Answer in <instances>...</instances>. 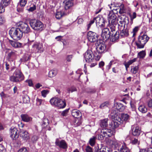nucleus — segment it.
<instances>
[{"instance_id": "nucleus-1", "label": "nucleus", "mask_w": 152, "mask_h": 152, "mask_svg": "<svg viewBox=\"0 0 152 152\" xmlns=\"http://www.w3.org/2000/svg\"><path fill=\"white\" fill-rule=\"evenodd\" d=\"M149 39V37L146 34H144L142 35L141 34L138 37V41L135 42L137 48L140 49L144 48L145 45Z\"/></svg>"}, {"instance_id": "nucleus-2", "label": "nucleus", "mask_w": 152, "mask_h": 152, "mask_svg": "<svg viewBox=\"0 0 152 152\" xmlns=\"http://www.w3.org/2000/svg\"><path fill=\"white\" fill-rule=\"evenodd\" d=\"M9 34L14 40H19L22 37L23 33L19 28H12L9 31Z\"/></svg>"}, {"instance_id": "nucleus-3", "label": "nucleus", "mask_w": 152, "mask_h": 152, "mask_svg": "<svg viewBox=\"0 0 152 152\" xmlns=\"http://www.w3.org/2000/svg\"><path fill=\"white\" fill-rule=\"evenodd\" d=\"M50 102L52 105L57 106L60 108L65 107L66 105L64 101L58 97L52 98L50 99Z\"/></svg>"}, {"instance_id": "nucleus-4", "label": "nucleus", "mask_w": 152, "mask_h": 152, "mask_svg": "<svg viewBox=\"0 0 152 152\" xmlns=\"http://www.w3.org/2000/svg\"><path fill=\"white\" fill-rule=\"evenodd\" d=\"M24 77L22 72L19 70H16L13 75L10 77V80L13 82H17L24 80Z\"/></svg>"}, {"instance_id": "nucleus-5", "label": "nucleus", "mask_w": 152, "mask_h": 152, "mask_svg": "<svg viewBox=\"0 0 152 152\" xmlns=\"http://www.w3.org/2000/svg\"><path fill=\"white\" fill-rule=\"evenodd\" d=\"M29 24L32 28L37 31H41L43 27V25L42 22L36 19L31 20L29 21Z\"/></svg>"}, {"instance_id": "nucleus-6", "label": "nucleus", "mask_w": 152, "mask_h": 152, "mask_svg": "<svg viewBox=\"0 0 152 152\" xmlns=\"http://www.w3.org/2000/svg\"><path fill=\"white\" fill-rule=\"evenodd\" d=\"M102 40H98L96 44V49L99 53H102L106 52L107 49L106 45L104 43H103Z\"/></svg>"}, {"instance_id": "nucleus-7", "label": "nucleus", "mask_w": 152, "mask_h": 152, "mask_svg": "<svg viewBox=\"0 0 152 152\" xmlns=\"http://www.w3.org/2000/svg\"><path fill=\"white\" fill-rule=\"evenodd\" d=\"M113 132L111 129H102L101 133L98 135V138L99 140H103L105 137H110L113 134Z\"/></svg>"}, {"instance_id": "nucleus-8", "label": "nucleus", "mask_w": 152, "mask_h": 152, "mask_svg": "<svg viewBox=\"0 0 152 152\" xmlns=\"http://www.w3.org/2000/svg\"><path fill=\"white\" fill-rule=\"evenodd\" d=\"M118 11L112 12L110 11L108 15V22L109 24H117V19L115 14H117Z\"/></svg>"}, {"instance_id": "nucleus-9", "label": "nucleus", "mask_w": 152, "mask_h": 152, "mask_svg": "<svg viewBox=\"0 0 152 152\" xmlns=\"http://www.w3.org/2000/svg\"><path fill=\"white\" fill-rule=\"evenodd\" d=\"M84 58L85 61L88 63H91L94 60V56L91 50H88L84 55Z\"/></svg>"}, {"instance_id": "nucleus-10", "label": "nucleus", "mask_w": 152, "mask_h": 152, "mask_svg": "<svg viewBox=\"0 0 152 152\" xmlns=\"http://www.w3.org/2000/svg\"><path fill=\"white\" fill-rule=\"evenodd\" d=\"M6 53L7 54V58L9 61H13L16 58L17 55V52L15 50H12L10 49L6 50Z\"/></svg>"}, {"instance_id": "nucleus-11", "label": "nucleus", "mask_w": 152, "mask_h": 152, "mask_svg": "<svg viewBox=\"0 0 152 152\" xmlns=\"http://www.w3.org/2000/svg\"><path fill=\"white\" fill-rule=\"evenodd\" d=\"M43 45L39 43H35L32 45L31 50L33 53H41L44 51Z\"/></svg>"}, {"instance_id": "nucleus-12", "label": "nucleus", "mask_w": 152, "mask_h": 152, "mask_svg": "<svg viewBox=\"0 0 152 152\" xmlns=\"http://www.w3.org/2000/svg\"><path fill=\"white\" fill-rule=\"evenodd\" d=\"M18 26L23 33L28 34L31 31L29 26L26 23L21 22L18 25Z\"/></svg>"}, {"instance_id": "nucleus-13", "label": "nucleus", "mask_w": 152, "mask_h": 152, "mask_svg": "<svg viewBox=\"0 0 152 152\" xmlns=\"http://www.w3.org/2000/svg\"><path fill=\"white\" fill-rule=\"evenodd\" d=\"M113 35V33L110 32L107 28H104L102 31L101 36L103 39L105 41L109 39L110 37Z\"/></svg>"}, {"instance_id": "nucleus-14", "label": "nucleus", "mask_w": 152, "mask_h": 152, "mask_svg": "<svg viewBox=\"0 0 152 152\" xmlns=\"http://www.w3.org/2000/svg\"><path fill=\"white\" fill-rule=\"evenodd\" d=\"M88 40L91 42H94L97 40L98 35L95 32L89 31L87 34Z\"/></svg>"}, {"instance_id": "nucleus-15", "label": "nucleus", "mask_w": 152, "mask_h": 152, "mask_svg": "<svg viewBox=\"0 0 152 152\" xmlns=\"http://www.w3.org/2000/svg\"><path fill=\"white\" fill-rule=\"evenodd\" d=\"M131 130L132 134L134 136H139L141 132L140 128L136 125L132 126Z\"/></svg>"}, {"instance_id": "nucleus-16", "label": "nucleus", "mask_w": 152, "mask_h": 152, "mask_svg": "<svg viewBox=\"0 0 152 152\" xmlns=\"http://www.w3.org/2000/svg\"><path fill=\"white\" fill-rule=\"evenodd\" d=\"M10 136L12 139L16 140L19 137V133L15 127H12L10 129Z\"/></svg>"}, {"instance_id": "nucleus-17", "label": "nucleus", "mask_w": 152, "mask_h": 152, "mask_svg": "<svg viewBox=\"0 0 152 152\" xmlns=\"http://www.w3.org/2000/svg\"><path fill=\"white\" fill-rule=\"evenodd\" d=\"M95 22L97 26L98 25L100 27H102L104 26L105 20L104 18L101 15L94 18Z\"/></svg>"}, {"instance_id": "nucleus-18", "label": "nucleus", "mask_w": 152, "mask_h": 152, "mask_svg": "<svg viewBox=\"0 0 152 152\" xmlns=\"http://www.w3.org/2000/svg\"><path fill=\"white\" fill-rule=\"evenodd\" d=\"M55 143L56 145L59 146L61 148L65 149L67 147V144L64 140H60L59 139L57 138L56 139Z\"/></svg>"}, {"instance_id": "nucleus-19", "label": "nucleus", "mask_w": 152, "mask_h": 152, "mask_svg": "<svg viewBox=\"0 0 152 152\" xmlns=\"http://www.w3.org/2000/svg\"><path fill=\"white\" fill-rule=\"evenodd\" d=\"M121 119L120 118H118V120L117 119H114V120L112 121L111 124H110V128L112 129H115L118 127L119 125L122 123L121 121Z\"/></svg>"}, {"instance_id": "nucleus-20", "label": "nucleus", "mask_w": 152, "mask_h": 152, "mask_svg": "<svg viewBox=\"0 0 152 152\" xmlns=\"http://www.w3.org/2000/svg\"><path fill=\"white\" fill-rule=\"evenodd\" d=\"M20 135V137L24 140L27 141L30 138L28 132L26 131H21Z\"/></svg>"}, {"instance_id": "nucleus-21", "label": "nucleus", "mask_w": 152, "mask_h": 152, "mask_svg": "<svg viewBox=\"0 0 152 152\" xmlns=\"http://www.w3.org/2000/svg\"><path fill=\"white\" fill-rule=\"evenodd\" d=\"M3 69L6 72L7 71H9L12 70L13 69V67L12 66V65L10 62H5L3 64Z\"/></svg>"}, {"instance_id": "nucleus-22", "label": "nucleus", "mask_w": 152, "mask_h": 152, "mask_svg": "<svg viewBox=\"0 0 152 152\" xmlns=\"http://www.w3.org/2000/svg\"><path fill=\"white\" fill-rule=\"evenodd\" d=\"M118 152H130L129 148L127 147L126 144L124 142L120 148L118 149Z\"/></svg>"}, {"instance_id": "nucleus-23", "label": "nucleus", "mask_w": 152, "mask_h": 152, "mask_svg": "<svg viewBox=\"0 0 152 152\" xmlns=\"http://www.w3.org/2000/svg\"><path fill=\"white\" fill-rule=\"evenodd\" d=\"M107 118H105L100 120V126L102 128L107 127L108 126Z\"/></svg>"}, {"instance_id": "nucleus-24", "label": "nucleus", "mask_w": 152, "mask_h": 152, "mask_svg": "<svg viewBox=\"0 0 152 152\" xmlns=\"http://www.w3.org/2000/svg\"><path fill=\"white\" fill-rule=\"evenodd\" d=\"M114 105L119 112H123L125 109V106L121 103H116Z\"/></svg>"}, {"instance_id": "nucleus-25", "label": "nucleus", "mask_w": 152, "mask_h": 152, "mask_svg": "<svg viewBox=\"0 0 152 152\" xmlns=\"http://www.w3.org/2000/svg\"><path fill=\"white\" fill-rule=\"evenodd\" d=\"M10 44L12 46L15 48H20L22 44L21 43L16 41H13L11 40L9 41Z\"/></svg>"}, {"instance_id": "nucleus-26", "label": "nucleus", "mask_w": 152, "mask_h": 152, "mask_svg": "<svg viewBox=\"0 0 152 152\" xmlns=\"http://www.w3.org/2000/svg\"><path fill=\"white\" fill-rule=\"evenodd\" d=\"M21 117L22 120L26 122H28L32 120L31 117L26 114H22Z\"/></svg>"}, {"instance_id": "nucleus-27", "label": "nucleus", "mask_w": 152, "mask_h": 152, "mask_svg": "<svg viewBox=\"0 0 152 152\" xmlns=\"http://www.w3.org/2000/svg\"><path fill=\"white\" fill-rule=\"evenodd\" d=\"M119 13L120 14H123L126 12V10L124 4H121L119 6Z\"/></svg>"}, {"instance_id": "nucleus-28", "label": "nucleus", "mask_w": 152, "mask_h": 152, "mask_svg": "<svg viewBox=\"0 0 152 152\" xmlns=\"http://www.w3.org/2000/svg\"><path fill=\"white\" fill-rule=\"evenodd\" d=\"M121 32L120 35L121 37H127L128 36L129 31L127 28L124 29L123 30H120Z\"/></svg>"}, {"instance_id": "nucleus-29", "label": "nucleus", "mask_w": 152, "mask_h": 152, "mask_svg": "<svg viewBox=\"0 0 152 152\" xmlns=\"http://www.w3.org/2000/svg\"><path fill=\"white\" fill-rule=\"evenodd\" d=\"M139 111L142 113H145L147 112V109L144 104H140L138 107Z\"/></svg>"}, {"instance_id": "nucleus-30", "label": "nucleus", "mask_w": 152, "mask_h": 152, "mask_svg": "<svg viewBox=\"0 0 152 152\" xmlns=\"http://www.w3.org/2000/svg\"><path fill=\"white\" fill-rule=\"evenodd\" d=\"M118 110L117 108V107L114 105L112 109L111 115L112 117H115L118 115Z\"/></svg>"}, {"instance_id": "nucleus-31", "label": "nucleus", "mask_w": 152, "mask_h": 152, "mask_svg": "<svg viewBox=\"0 0 152 152\" xmlns=\"http://www.w3.org/2000/svg\"><path fill=\"white\" fill-rule=\"evenodd\" d=\"M72 114L74 118H77V117L80 115L81 113L79 110L74 109L72 110Z\"/></svg>"}, {"instance_id": "nucleus-32", "label": "nucleus", "mask_w": 152, "mask_h": 152, "mask_svg": "<svg viewBox=\"0 0 152 152\" xmlns=\"http://www.w3.org/2000/svg\"><path fill=\"white\" fill-rule=\"evenodd\" d=\"M126 21L125 20H123V21H120L119 23H118V28L120 30H123L125 28V26L126 24Z\"/></svg>"}, {"instance_id": "nucleus-33", "label": "nucleus", "mask_w": 152, "mask_h": 152, "mask_svg": "<svg viewBox=\"0 0 152 152\" xmlns=\"http://www.w3.org/2000/svg\"><path fill=\"white\" fill-rule=\"evenodd\" d=\"M113 146H114L116 148H120L121 145V143L116 140H114L111 141Z\"/></svg>"}, {"instance_id": "nucleus-34", "label": "nucleus", "mask_w": 152, "mask_h": 152, "mask_svg": "<svg viewBox=\"0 0 152 152\" xmlns=\"http://www.w3.org/2000/svg\"><path fill=\"white\" fill-rule=\"evenodd\" d=\"M57 72L56 69L52 70L49 71L48 73L49 77L52 78L55 77L57 74Z\"/></svg>"}, {"instance_id": "nucleus-35", "label": "nucleus", "mask_w": 152, "mask_h": 152, "mask_svg": "<svg viewBox=\"0 0 152 152\" xmlns=\"http://www.w3.org/2000/svg\"><path fill=\"white\" fill-rule=\"evenodd\" d=\"M10 3V0H1L0 2V5L4 7H7Z\"/></svg>"}, {"instance_id": "nucleus-36", "label": "nucleus", "mask_w": 152, "mask_h": 152, "mask_svg": "<svg viewBox=\"0 0 152 152\" xmlns=\"http://www.w3.org/2000/svg\"><path fill=\"white\" fill-rule=\"evenodd\" d=\"M96 139V137L95 136H93L90 138L88 143L91 146H92L94 145Z\"/></svg>"}, {"instance_id": "nucleus-37", "label": "nucleus", "mask_w": 152, "mask_h": 152, "mask_svg": "<svg viewBox=\"0 0 152 152\" xmlns=\"http://www.w3.org/2000/svg\"><path fill=\"white\" fill-rule=\"evenodd\" d=\"M146 55L145 50H142L140 52L137 54V57L140 58H143Z\"/></svg>"}, {"instance_id": "nucleus-38", "label": "nucleus", "mask_w": 152, "mask_h": 152, "mask_svg": "<svg viewBox=\"0 0 152 152\" xmlns=\"http://www.w3.org/2000/svg\"><path fill=\"white\" fill-rule=\"evenodd\" d=\"M64 14V13L63 12L57 11L55 15L56 18L57 19H59L63 16Z\"/></svg>"}, {"instance_id": "nucleus-39", "label": "nucleus", "mask_w": 152, "mask_h": 152, "mask_svg": "<svg viewBox=\"0 0 152 152\" xmlns=\"http://www.w3.org/2000/svg\"><path fill=\"white\" fill-rule=\"evenodd\" d=\"M121 117L122 120L125 122L127 121L129 119V116L127 114H122Z\"/></svg>"}, {"instance_id": "nucleus-40", "label": "nucleus", "mask_w": 152, "mask_h": 152, "mask_svg": "<svg viewBox=\"0 0 152 152\" xmlns=\"http://www.w3.org/2000/svg\"><path fill=\"white\" fill-rule=\"evenodd\" d=\"M30 57L29 55L28 54H25L23 57L20 59V60L22 62H24L30 60Z\"/></svg>"}, {"instance_id": "nucleus-41", "label": "nucleus", "mask_w": 152, "mask_h": 152, "mask_svg": "<svg viewBox=\"0 0 152 152\" xmlns=\"http://www.w3.org/2000/svg\"><path fill=\"white\" fill-rule=\"evenodd\" d=\"M119 5L118 4L115 3L114 2H112L110 5H108V6L112 10H113L114 9V7H118Z\"/></svg>"}, {"instance_id": "nucleus-42", "label": "nucleus", "mask_w": 152, "mask_h": 152, "mask_svg": "<svg viewBox=\"0 0 152 152\" xmlns=\"http://www.w3.org/2000/svg\"><path fill=\"white\" fill-rule=\"evenodd\" d=\"M27 1L26 0H20L18 4L19 6H21V7H24L27 3Z\"/></svg>"}, {"instance_id": "nucleus-43", "label": "nucleus", "mask_w": 152, "mask_h": 152, "mask_svg": "<svg viewBox=\"0 0 152 152\" xmlns=\"http://www.w3.org/2000/svg\"><path fill=\"white\" fill-rule=\"evenodd\" d=\"M110 27L111 29V33H113V34L114 33V32H115V26L117 25V24H110Z\"/></svg>"}, {"instance_id": "nucleus-44", "label": "nucleus", "mask_w": 152, "mask_h": 152, "mask_svg": "<svg viewBox=\"0 0 152 152\" xmlns=\"http://www.w3.org/2000/svg\"><path fill=\"white\" fill-rule=\"evenodd\" d=\"M131 143L132 145H138L140 144V141L137 139L134 138L131 140Z\"/></svg>"}, {"instance_id": "nucleus-45", "label": "nucleus", "mask_w": 152, "mask_h": 152, "mask_svg": "<svg viewBox=\"0 0 152 152\" xmlns=\"http://www.w3.org/2000/svg\"><path fill=\"white\" fill-rule=\"evenodd\" d=\"M23 100L24 103H28L30 101V99L28 95H26L23 97Z\"/></svg>"}, {"instance_id": "nucleus-46", "label": "nucleus", "mask_w": 152, "mask_h": 152, "mask_svg": "<svg viewBox=\"0 0 152 152\" xmlns=\"http://www.w3.org/2000/svg\"><path fill=\"white\" fill-rule=\"evenodd\" d=\"M129 16L130 18V20L132 23L134 19L137 16V14L135 12H133L132 14H129Z\"/></svg>"}, {"instance_id": "nucleus-47", "label": "nucleus", "mask_w": 152, "mask_h": 152, "mask_svg": "<svg viewBox=\"0 0 152 152\" xmlns=\"http://www.w3.org/2000/svg\"><path fill=\"white\" fill-rule=\"evenodd\" d=\"M110 105V103L108 102H106L101 104L100 106L101 108H103L104 107H108Z\"/></svg>"}, {"instance_id": "nucleus-48", "label": "nucleus", "mask_w": 152, "mask_h": 152, "mask_svg": "<svg viewBox=\"0 0 152 152\" xmlns=\"http://www.w3.org/2000/svg\"><path fill=\"white\" fill-rule=\"evenodd\" d=\"M119 33L118 31H116L115 34H114L113 36H112L113 37V39H114V41L118 39L119 38Z\"/></svg>"}, {"instance_id": "nucleus-49", "label": "nucleus", "mask_w": 152, "mask_h": 152, "mask_svg": "<svg viewBox=\"0 0 152 152\" xmlns=\"http://www.w3.org/2000/svg\"><path fill=\"white\" fill-rule=\"evenodd\" d=\"M138 69L139 67L137 66H135L131 69V72L132 73L135 74L137 72Z\"/></svg>"}, {"instance_id": "nucleus-50", "label": "nucleus", "mask_w": 152, "mask_h": 152, "mask_svg": "<svg viewBox=\"0 0 152 152\" xmlns=\"http://www.w3.org/2000/svg\"><path fill=\"white\" fill-rule=\"evenodd\" d=\"M48 124V120L46 118H44L43 120V123L42 126L43 127H44L45 125H47V124Z\"/></svg>"}, {"instance_id": "nucleus-51", "label": "nucleus", "mask_w": 152, "mask_h": 152, "mask_svg": "<svg viewBox=\"0 0 152 152\" xmlns=\"http://www.w3.org/2000/svg\"><path fill=\"white\" fill-rule=\"evenodd\" d=\"M49 92V91L48 90H43L41 92L42 95V96L45 97L46 95Z\"/></svg>"}, {"instance_id": "nucleus-52", "label": "nucleus", "mask_w": 152, "mask_h": 152, "mask_svg": "<svg viewBox=\"0 0 152 152\" xmlns=\"http://www.w3.org/2000/svg\"><path fill=\"white\" fill-rule=\"evenodd\" d=\"M85 151L86 152H93V150L92 148L89 146H86Z\"/></svg>"}, {"instance_id": "nucleus-53", "label": "nucleus", "mask_w": 152, "mask_h": 152, "mask_svg": "<svg viewBox=\"0 0 152 152\" xmlns=\"http://www.w3.org/2000/svg\"><path fill=\"white\" fill-rule=\"evenodd\" d=\"M5 22V18L2 16H0V25H2Z\"/></svg>"}, {"instance_id": "nucleus-54", "label": "nucleus", "mask_w": 152, "mask_h": 152, "mask_svg": "<svg viewBox=\"0 0 152 152\" xmlns=\"http://www.w3.org/2000/svg\"><path fill=\"white\" fill-rule=\"evenodd\" d=\"M102 152H112L113 151L111 149L108 148H102Z\"/></svg>"}, {"instance_id": "nucleus-55", "label": "nucleus", "mask_w": 152, "mask_h": 152, "mask_svg": "<svg viewBox=\"0 0 152 152\" xmlns=\"http://www.w3.org/2000/svg\"><path fill=\"white\" fill-rule=\"evenodd\" d=\"M112 64V62L111 61L109 63L108 65L106 66L105 70L106 72H108L111 67Z\"/></svg>"}, {"instance_id": "nucleus-56", "label": "nucleus", "mask_w": 152, "mask_h": 152, "mask_svg": "<svg viewBox=\"0 0 152 152\" xmlns=\"http://www.w3.org/2000/svg\"><path fill=\"white\" fill-rule=\"evenodd\" d=\"M73 56L72 55H68L66 57V59L67 61L68 62H70L71 61V59L72 58Z\"/></svg>"}, {"instance_id": "nucleus-57", "label": "nucleus", "mask_w": 152, "mask_h": 152, "mask_svg": "<svg viewBox=\"0 0 152 152\" xmlns=\"http://www.w3.org/2000/svg\"><path fill=\"white\" fill-rule=\"evenodd\" d=\"M139 27L137 26L134 27L133 29L132 32L133 33V36H134L139 30Z\"/></svg>"}, {"instance_id": "nucleus-58", "label": "nucleus", "mask_w": 152, "mask_h": 152, "mask_svg": "<svg viewBox=\"0 0 152 152\" xmlns=\"http://www.w3.org/2000/svg\"><path fill=\"white\" fill-rule=\"evenodd\" d=\"M37 104V105L39 106L42 104L43 100L37 98L36 99Z\"/></svg>"}, {"instance_id": "nucleus-59", "label": "nucleus", "mask_w": 152, "mask_h": 152, "mask_svg": "<svg viewBox=\"0 0 152 152\" xmlns=\"http://www.w3.org/2000/svg\"><path fill=\"white\" fill-rule=\"evenodd\" d=\"M104 65V63L103 61L100 62L99 64V67L102 68L103 70H104V68H103V66Z\"/></svg>"}, {"instance_id": "nucleus-60", "label": "nucleus", "mask_w": 152, "mask_h": 152, "mask_svg": "<svg viewBox=\"0 0 152 152\" xmlns=\"http://www.w3.org/2000/svg\"><path fill=\"white\" fill-rule=\"evenodd\" d=\"M23 7H21V6H19L18 5L17 10V11L20 12H23Z\"/></svg>"}, {"instance_id": "nucleus-61", "label": "nucleus", "mask_w": 152, "mask_h": 152, "mask_svg": "<svg viewBox=\"0 0 152 152\" xmlns=\"http://www.w3.org/2000/svg\"><path fill=\"white\" fill-rule=\"evenodd\" d=\"M69 109H66L63 111L61 113V115L63 116H66L68 113Z\"/></svg>"}, {"instance_id": "nucleus-62", "label": "nucleus", "mask_w": 152, "mask_h": 152, "mask_svg": "<svg viewBox=\"0 0 152 152\" xmlns=\"http://www.w3.org/2000/svg\"><path fill=\"white\" fill-rule=\"evenodd\" d=\"M6 149L4 146L1 144H0V152H5Z\"/></svg>"}, {"instance_id": "nucleus-63", "label": "nucleus", "mask_w": 152, "mask_h": 152, "mask_svg": "<svg viewBox=\"0 0 152 152\" xmlns=\"http://www.w3.org/2000/svg\"><path fill=\"white\" fill-rule=\"evenodd\" d=\"M18 152H28V151L26 148H22L19 150Z\"/></svg>"}, {"instance_id": "nucleus-64", "label": "nucleus", "mask_w": 152, "mask_h": 152, "mask_svg": "<svg viewBox=\"0 0 152 152\" xmlns=\"http://www.w3.org/2000/svg\"><path fill=\"white\" fill-rule=\"evenodd\" d=\"M36 9V6L35 5H34L33 6L30 7L28 9L29 11L32 12L35 10Z\"/></svg>"}]
</instances>
